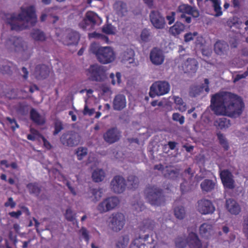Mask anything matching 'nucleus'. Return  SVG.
Segmentation results:
<instances>
[{
	"mask_svg": "<svg viewBox=\"0 0 248 248\" xmlns=\"http://www.w3.org/2000/svg\"><path fill=\"white\" fill-rule=\"evenodd\" d=\"M243 231L248 239V215L244 217Z\"/></svg>",
	"mask_w": 248,
	"mask_h": 248,
	"instance_id": "nucleus-54",
	"label": "nucleus"
},
{
	"mask_svg": "<svg viewBox=\"0 0 248 248\" xmlns=\"http://www.w3.org/2000/svg\"><path fill=\"white\" fill-rule=\"evenodd\" d=\"M178 11L181 13L180 18L184 22L190 23L191 22V17H198L199 16V12L195 7H192L188 4H182L178 7Z\"/></svg>",
	"mask_w": 248,
	"mask_h": 248,
	"instance_id": "nucleus-8",
	"label": "nucleus"
},
{
	"mask_svg": "<svg viewBox=\"0 0 248 248\" xmlns=\"http://www.w3.org/2000/svg\"><path fill=\"white\" fill-rule=\"evenodd\" d=\"M67 38L68 41L65 45H77L80 39L79 34L76 31H71L68 33Z\"/></svg>",
	"mask_w": 248,
	"mask_h": 248,
	"instance_id": "nucleus-30",
	"label": "nucleus"
},
{
	"mask_svg": "<svg viewBox=\"0 0 248 248\" xmlns=\"http://www.w3.org/2000/svg\"><path fill=\"white\" fill-rule=\"evenodd\" d=\"M31 132L32 134H29V135H27V139L29 140H31V141H34L35 140V137L34 136V135H38L39 134V132L37 130H35V129H31Z\"/></svg>",
	"mask_w": 248,
	"mask_h": 248,
	"instance_id": "nucleus-56",
	"label": "nucleus"
},
{
	"mask_svg": "<svg viewBox=\"0 0 248 248\" xmlns=\"http://www.w3.org/2000/svg\"><path fill=\"white\" fill-rule=\"evenodd\" d=\"M77 136L73 133L63 134L60 138L62 144L70 147L77 146L79 143V140L77 138Z\"/></svg>",
	"mask_w": 248,
	"mask_h": 248,
	"instance_id": "nucleus-17",
	"label": "nucleus"
},
{
	"mask_svg": "<svg viewBox=\"0 0 248 248\" xmlns=\"http://www.w3.org/2000/svg\"><path fill=\"white\" fill-rule=\"evenodd\" d=\"M97 15L96 14L91 11L87 12L86 14L85 18L84 19V22L85 24H87L88 22L95 25L96 23V19Z\"/></svg>",
	"mask_w": 248,
	"mask_h": 248,
	"instance_id": "nucleus-40",
	"label": "nucleus"
},
{
	"mask_svg": "<svg viewBox=\"0 0 248 248\" xmlns=\"http://www.w3.org/2000/svg\"><path fill=\"white\" fill-rule=\"evenodd\" d=\"M105 176V173L102 169L94 170L92 173V178L95 182H100L103 180Z\"/></svg>",
	"mask_w": 248,
	"mask_h": 248,
	"instance_id": "nucleus-33",
	"label": "nucleus"
},
{
	"mask_svg": "<svg viewBox=\"0 0 248 248\" xmlns=\"http://www.w3.org/2000/svg\"><path fill=\"white\" fill-rule=\"evenodd\" d=\"M102 32L108 35L115 34V28L111 24H105L102 29Z\"/></svg>",
	"mask_w": 248,
	"mask_h": 248,
	"instance_id": "nucleus-42",
	"label": "nucleus"
},
{
	"mask_svg": "<svg viewBox=\"0 0 248 248\" xmlns=\"http://www.w3.org/2000/svg\"><path fill=\"white\" fill-rule=\"evenodd\" d=\"M170 89V86L168 82L155 81L150 87L149 95L152 98L156 96L163 95L169 93Z\"/></svg>",
	"mask_w": 248,
	"mask_h": 248,
	"instance_id": "nucleus-9",
	"label": "nucleus"
},
{
	"mask_svg": "<svg viewBox=\"0 0 248 248\" xmlns=\"http://www.w3.org/2000/svg\"><path fill=\"white\" fill-rule=\"evenodd\" d=\"M180 189L182 194L188 192L191 190V186L188 184V182L185 180L180 185Z\"/></svg>",
	"mask_w": 248,
	"mask_h": 248,
	"instance_id": "nucleus-49",
	"label": "nucleus"
},
{
	"mask_svg": "<svg viewBox=\"0 0 248 248\" xmlns=\"http://www.w3.org/2000/svg\"><path fill=\"white\" fill-rule=\"evenodd\" d=\"M150 21L155 28L162 29L165 27L166 22L165 18L158 11H152L150 14Z\"/></svg>",
	"mask_w": 248,
	"mask_h": 248,
	"instance_id": "nucleus-13",
	"label": "nucleus"
},
{
	"mask_svg": "<svg viewBox=\"0 0 248 248\" xmlns=\"http://www.w3.org/2000/svg\"><path fill=\"white\" fill-rule=\"evenodd\" d=\"M92 193L94 196L96 201H98L101 197V192L97 189L93 188L92 189Z\"/></svg>",
	"mask_w": 248,
	"mask_h": 248,
	"instance_id": "nucleus-62",
	"label": "nucleus"
},
{
	"mask_svg": "<svg viewBox=\"0 0 248 248\" xmlns=\"http://www.w3.org/2000/svg\"><path fill=\"white\" fill-rule=\"evenodd\" d=\"M188 246L189 248H202V243L197 233L191 232L187 236Z\"/></svg>",
	"mask_w": 248,
	"mask_h": 248,
	"instance_id": "nucleus-21",
	"label": "nucleus"
},
{
	"mask_svg": "<svg viewBox=\"0 0 248 248\" xmlns=\"http://www.w3.org/2000/svg\"><path fill=\"white\" fill-rule=\"evenodd\" d=\"M215 210V208L210 200L202 199L198 202V210L202 214H212Z\"/></svg>",
	"mask_w": 248,
	"mask_h": 248,
	"instance_id": "nucleus-15",
	"label": "nucleus"
},
{
	"mask_svg": "<svg viewBox=\"0 0 248 248\" xmlns=\"http://www.w3.org/2000/svg\"><path fill=\"white\" fill-rule=\"evenodd\" d=\"M174 214L177 219H184L186 216V211L184 207L182 206L175 207L174 208Z\"/></svg>",
	"mask_w": 248,
	"mask_h": 248,
	"instance_id": "nucleus-39",
	"label": "nucleus"
},
{
	"mask_svg": "<svg viewBox=\"0 0 248 248\" xmlns=\"http://www.w3.org/2000/svg\"><path fill=\"white\" fill-rule=\"evenodd\" d=\"M210 107L217 115L236 118L242 114L244 103L238 95L230 92H222L212 96Z\"/></svg>",
	"mask_w": 248,
	"mask_h": 248,
	"instance_id": "nucleus-1",
	"label": "nucleus"
},
{
	"mask_svg": "<svg viewBox=\"0 0 248 248\" xmlns=\"http://www.w3.org/2000/svg\"><path fill=\"white\" fill-rule=\"evenodd\" d=\"M49 68L45 64L37 65L35 68L34 75L36 79L38 80L46 78L49 74Z\"/></svg>",
	"mask_w": 248,
	"mask_h": 248,
	"instance_id": "nucleus-19",
	"label": "nucleus"
},
{
	"mask_svg": "<svg viewBox=\"0 0 248 248\" xmlns=\"http://www.w3.org/2000/svg\"><path fill=\"white\" fill-rule=\"evenodd\" d=\"M214 124L218 129L221 130L228 128L231 125L230 120L224 117L217 119Z\"/></svg>",
	"mask_w": 248,
	"mask_h": 248,
	"instance_id": "nucleus-31",
	"label": "nucleus"
},
{
	"mask_svg": "<svg viewBox=\"0 0 248 248\" xmlns=\"http://www.w3.org/2000/svg\"><path fill=\"white\" fill-rule=\"evenodd\" d=\"M174 101L176 105V108L181 112L185 111L186 109V105L183 99L178 96H175Z\"/></svg>",
	"mask_w": 248,
	"mask_h": 248,
	"instance_id": "nucleus-38",
	"label": "nucleus"
},
{
	"mask_svg": "<svg viewBox=\"0 0 248 248\" xmlns=\"http://www.w3.org/2000/svg\"><path fill=\"white\" fill-rule=\"evenodd\" d=\"M198 67V62L193 58H188L183 63L182 69L186 73H195Z\"/></svg>",
	"mask_w": 248,
	"mask_h": 248,
	"instance_id": "nucleus-20",
	"label": "nucleus"
},
{
	"mask_svg": "<svg viewBox=\"0 0 248 248\" xmlns=\"http://www.w3.org/2000/svg\"><path fill=\"white\" fill-rule=\"evenodd\" d=\"M146 199L152 205L161 206L165 202V197L162 189L155 186H149L145 190Z\"/></svg>",
	"mask_w": 248,
	"mask_h": 248,
	"instance_id": "nucleus-5",
	"label": "nucleus"
},
{
	"mask_svg": "<svg viewBox=\"0 0 248 248\" xmlns=\"http://www.w3.org/2000/svg\"><path fill=\"white\" fill-rule=\"evenodd\" d=\"M90 49L98 62L103 64L111 63L116 58L114 50L110 46H99L94 43L92 44Z\"/></svg>",
	"mask_w": 248,
	"mask_h": 248,
	"instance_id": "nucleus-4",
	"label": "nucleus"
},
{
	"mask_svg": "<svg viewBox=\"0 0 248 248\" xmlns=\"http://www.w3.org/2000/svg\"><path fill=\"white\" fill-rule=\"evenodd\" d=\"M116 13L119 16H123L127 12V6L125 3L122 1H117L113 5Z\"/></svg>",
	"mask_w": 248,
	"mask_h": 248,
	"instance_id": "nucleus-27",
	"label": "nucleus"
},
{
	"mask_svg": "<svg viewBox=\"0 0 248 248\" xmlns=\"http://www.w3.org/2000/svg\"><path fill=\"white\" fill-rule=\"evenodd\" d=\"M139 179L135 175H129L127 178V184L125 180L120 175L115 176L110 183L111 189L116 193H122L125 189L126 185L129 189H133L138 187L139 186Z\"/></svg>",
	"mask_w": 248,
	"mask_h": 248,
	"instance_id": "nucleus-3",
	"label": "nucleus"
},
{
	"mask_svg": "<svg viewBox=\"0 0 248 248\" xmlns=\"http://www.w3.org/2000/svg\"><path fill=\"white\" fill-rule=\"evenodd\" d=\"M175 244L177 248H185L188 245L187 236H178L175 240Z\"/></svg>",
	"mask_w": 248,
	"mask_h": 248,
	"instance_id": "nucleus-36",
	"label": "nucleus"
},
{
	"mask_svg": "<svg viewBox=\"0 0 248 248\" xmlns=\"http://www.w3.org/2000/svg\"><path fill=\"white\" fill-rule=\"evenodd\" d=\"M216 186V182L208 179L204 180L200 185L202 191L206 192L213 191L215 189Z\"/></svg>",
	"mask_w": 248,
	"mask_h": 248,
	"instance_id": "nucleus-28",
	"label": "nucleus"
},
{
	"mask_svg": "<svg viewBox=\"0 0 248 248\" xmlns=\"http://www.w3.org/2000/svg\"><path fill=\"white\" fill-rule=\"evenodd\" d=\"M129 239L127 236L120 237L116 243V247L118 248H125L128 244Z\"/></svg>",
	"mask_w": 248,
	"mask_h": 248,
	"instance_id": "nucleus-45",
	"label": "nucleus"
},
{
	"mask_svg": "<svg viewBox=\"0 0 248 248\" xmlns=\"http://www.w3.org/2000/svg\"><path fill=\"white\" fill-rule=\"evenodd\" d=\"M31 37L35 41H43L46 40L44 33L39 30H34L31 33Z\"/></svg>",
	"mask_w": 248,
	"mask_h": 248,
	"instance_id": "nucleus-35",
	"label": "nucleus"
},
{
	"mask_svg": "<svg viewBox=\"0 0 248 248\" xmlns=\"http://www.w3.org/2000/svg\"><path fill=\"white\" fill-rule=\"evenodd\" d=\"M64 216L65 218L69 221H73L75 218V214L70 208L66 209Z\"/></svg>",
	"mask_w": 248,
	"mask_h": 248,
	"instance_id": "nucleus-50",
	"label": "nucleus"
},
{
	"mask_svg": "<svg viewBox=\"0 0 248 248\" xmlns=\"http://www.w3.org/2000/svg\"><path fill=\"white\" fill-rule=\"evenodd\" d=\"M22 212L20 210H18L16 212L13 211L10 212L9 215L11 217H14L16 218H18L21 215Z\"/></svg>",
	"mask_w": 248,
	"mask_h": 248,
	"instance_id": "nucleus-64",
	"label": "nucleus"
},
{
	"mask_svg": "<svg viewBox=\"0 0 248 248\" xmlns=\"http://www.w3.org/2000/svg\"><path fill=\"white\" fill-rule=\"evenodd\" d=\"M80 231H81L82 236L85 239V240L88 243L89 241L90 238H89V235L87 229L84 227H82Z\"/></svg>",
	"mask_w": 248,
	"mask_h": 248,
	"instance_id": "nucleus-60",
	"label": "nucleus"
},
{
	"mask_svg": "<svg viewBox=\"0 0 248 248\" xmlns=\"http://www.w3.org/2000/svg\"><path fill=\"white\" fill-rule=\"evenodd\" d=\"M87 148L84 147L78 148L76 151L78 159L79 160H82L87 154Z\"/></svg>",
	"mask_w": 248,
	"mask_h": 248,
	"instance_id": "nucleus-46",
	"label": "nucleus"
},
{
	"mask_svg": "<svg viewBox=\"0 0 248 248\" xmlns=\"http://www.w3.org/2000/svg\"><path fill=\"white\" fill-rule=\"evenodd\" d=\"M110 78L111 80V83L113 85H115L116 82L119 84L121 82V74L119 72H117L115 76L113 73H111L110 75Z\"/></svg>",
	"mask_w": 248,
	"mask_h": 248,
	"instance_id": "nucleus-48",
	"label": "nucleus"
},
{
	"mask_svg": "<svg viewBox=\"0 0 248 248\" xmlns=\"http://www.w3.org/2000/svg\"><path fill=\"white\" fill-rule=\"evenodd\" d=\"M110 218V222L113 231L119 232L123 228L125 224V217L123 214L113 213Z\"/></svg>",
	"mask_w": 248,
	"mask_h": 248,
	"instance_id": "nucleus-12",
	"label": "nucleus"
},
{
	"mask_svg": "<svg viewBox=\"0 0 248 248\" xmlns=\"http://www.w3.org/2000/svg\"><path fill=\"white\" fill-rule=\"evenodd\" d=\"M212 229L213 226L211 224L203 223L199 228V233L202 237L207 238L211 235Z\"/></svg>",
	"mask_w": 248,
	"mask_h": 248,
	"instance_id": "nucleus-29",
	"label": "nucleus"
},
{
	"mask_svg": "<svg viewBox=\"0 0 248 248\" xmlns=\"http://www.w3.org/2000/svg\"><path fill=\"white\" fill-rule=\"evenodd\" d=\"M219 177L225 189L232 190L235 187V182L232 173L228 169L220 170Z\"/></svg>",
	"mask_w": 248,
	"mask_h": 248,
	"instance_id": "nucleus-10",
	"label": "nucleus"
},
{
	"mask_svg": "<svg viewBox=\"0 0 248 248\" xmlns=\"http://www.w3.org/2000/svg\"><path fill=\"white\" fill-rule=\"evenodd\" d=\"M26 186L30 194H34L36 197L39 196L42 190V187L37 183H30L27 184Z\"/></svg>",
	"mask_w": 248,
	"mask_h": 248,
	"instance_id": "nucleus-32",
	"label": "nucleus"
},
{
	"mask_svg": "<svg viewBox=\"0 0 248 248\" xmlns=\"http://www.w3.org/2000/svg\"><path fill=\"white\" fill-rule=\"evenodd\" d=\"M7 46H12L11 48H13L16 52H19L22 53L23 57H26L29 59L31 54V50L28 48L26 42H24L21 37L16 36H11L6 41Z\"/></svg>",
	"mask_w": 248,
	"mask_h": 248,
	"instance_id": "nucleus-6",
	"label": "nucleus"
},
{
	"mask_svg": "<svg viewBox=\"0 0 248 248\" xmlns=\"http://www.w3.org/2000/svg\"><path fill=\"white\" fill-rule=\"evenodd\" d=\"M126 98L123 94L116 95L113 101V107L114 110H121L126 107Z\"/></svg>",
	"mask_w": 248,
	"mask_h": 248,
	"instance_id": "nucleus-23",
	"label": "nucleus"
},
{
	"mask_svg": "<svg viewBox=\"0 0 248 248\" xmlns=\"http://www.w3.org/2000/svg\"><path fill=\"white\" fill-rule=\"evenodd\" d=\"M30 119L34 123L38 125H42L46 123L45 119L34 108H31L30 111Z\"/></svg>",
	"mask_w": 248,
	"mask_h": 248,
	"instance_id": "nucleus-25",
	"label": "nucleus"
},
{
	"mask_svg": "<svg viewBox=\"0 0 248 248\" xmlns=\"http://www.w3.org/2000/svg\"><path fill=\"white\" fill-rule=\"evenodd\" d=\"M120 201L116 196H112L105 199L97 206V209L100 213H105L113 209L119 204Z\"/></svg>",
	"mask_w": 248,
	"mask_h": 248,
	"instance_id": "nucleus-11",
	"label": "nucleus"
},
{
	"mask_svg": "<svg viewBox=\"0 0 248 248\" xmlns=\"http://www.w3.org/2000/svg\"><path fill=\"white\" fill-rule=\"evenodd\" d=\"M150 58L152 62L156 65L161 64L164 61V56L162 51L156 47H154L151 50Z\"/></svg>",
	"mask_w": 248,
	"mask_h": 248,
	"instance_id": "nucleus-18",
	"label": "nucleus"
},
{
	"mask_svg": "<svg viewBox=\"0 0 248 248\" xmlns=\"http://www.w3.org/2000/svg\"><path fill=\"white\" fill-rule=\"evenodd\" d=\"M172 118L173 121L178 122L180 124H183L185 122V117L181 115L179 113H174Z\"/></svg>",
	"mask_w": 248,
	"mask_h": 248,
	"instance_id": "nucleus-51",
	"label": "nucleus"
},
{
	"mask_svg": "<svg viewBox=\"0 0 248 248\" xmlns=\"http://www.w3.org/2000/svg\"><path fill=\"white\" fill-rule=\"evenodd\" d=\"M16 205V202L13 201L12 197H10L8 199V201L4 203L5 207L10 206L11 208H14Z\"/></svg>",
	"mask_w": 248,
	"mask_h": 248,
	"instance_id": "nucleus-59",
	"label": "nucleus"
},
{
	"mask_svg": "<svg viewBox=\"0 0 248 248\" xmlns=\"http://www.w3.org/2000/svg\"><path fill=\"white\" fill-rule=\"evenodd\" d=\"M151 37V33L149 30L146 28L144 29L140 34L141 40L144 42H147L149 41Z\"/></svg>",
	"mask_w": 248,
	"mask_h": 248,
	"instance_id": "nucleus-47",
	"label": "nucleus"
},
{
	"mask_svg": "<svg viewBox=\"0 0 248 248\" xmlns=\"http://www.w3.org/2000/svg\"><path fill=\"white\" fill-rule=\"evenodd\" d=\"M22 22H25L31 26L35 25L37 22V16L33 6L21 7V12L17 15L12 14L7 21V23L11 25V30L16 31H22L27 27V25L22 24Z\"/></svg>",
	"mask_w": 248,
	"mask_h": 248,
	"instance_id": "nucleus-2",
	"label": "nucleus"
},
{
	"mask_svg": "<svg viewBox=\"0 0 248 248\" xmlns=\"http://www.w3.org/2000/svg\"><path fill=\"white\" fill-rule=\"evenodd\" d=\"M121 137V132L116 127L108 129L103 135L104 140L109 144L117 142Z\"/></svg>",
	"mask_w": 248,
	"mask_h": 248,
	"instance_id": "nucleus-14",
	"label": "nucleus"
},
{
	"mask_svg": "<svg viewBox=\"0 0 248 248\" xmlns=\"http://www.w3.org/2000/svg\"><path fill=\"white\" fill-rule=\"evenodd\" d=\"M40 137L43 140L44 146L47 150H50L52 146L51 143L42 135H40Z\"/></svg>",
	"mask_w": 248,
	"mask_h": 248,
	"instance_id": "nucleus-55",
	"label": "nucleus"
},
{
	"mask_svg": "<svg viewBox=\"0 0 248 248\" xmlns=\"http://www.w3.org/2000/svg\"><path fill=\"white\" fill-rule=\"evenodd\" d=\"M143 228L152 229L154 225V221L152 220L147 219L143 221Z\"/></svg>",
	"mask_w": 248,
	"mask_h": 248,
	"instance_id": "nucleus-53",
	"label": "nucleus"
},
{
	"mask_svg": "<svg viewBox=\"0 0 248 248\" xmlns=\"http://www.w3.org/2000/svg\"><path fill=\"white\" fill-rule=\"evenodd\" d=\"M232 6L234 9H239L240 8L241 2L240 0H231Z\"/></svg>",
	"mask_w": 248,
	"mask_h": 248,
	"instance_id": "nucleus-63",
	"label": "nucleus"
},
{
	"mask_svg": "<svg viewBox=\"0 0 248 248\" xmlns=\"http://www.w3.org/2000/svg\"><path fill=\"white\" fill-rule=\"evenodd\" d=\"M248 76V72L245 71L244 73L242 74H237L236 75L235 77L233 79V82L235 83L237 81H239L241 79L246 78Z\"/></svg>",
	"mask_w": 248,
	"mask_h": 248,
	"instance_id": "nucleus-57",
	"label": "nucleus"
},
{
	"mask_svg": "<svg viewBox=\"0 0 248 248\" xmlns=\"http://www.w3.org/2000/svg\"><path fill=\"white\" fill-rule=\"evenodd\" d=\"M175 16V13L174 12H171L170 15L166 16V19L168 21L169 25H171L174 22Z\"/></svg>",
	"mask_w": 248,
	"mask_h": 248,
	"instance_id": "nucleus-58",
	"label": "nucleus"
},
{
	"mask_svg": "<svg viewBox=\"0 0 248 248\" xmlns=\"http://www.w3.org/2000/svg\"><path fill=\"white\" fill-rule=\"evenodd\" d=\"M219 143L225 151H228L229 149L228 142L224 135L220 132L217 134Z\"/></svg>",
	"mask_w": 248,
	"mask_h": 248,
	"instance_id": "nucleus-37",
	"label": "nucleus"
},
{
	"mask_svg": "<svg viewBox=\"0 0 248 248\" xmlns=\"http://www.w3.org/2000/svg\"><path fill=\"white\" fill-rule=\"evenodd\" d=\"M226 206L228 211L232 215H238L241 212V207L238 203L233 199H229L226 201Z\"/></svg>",
	"mask_w": 248,
	"mask_h": 248,
	"instance_id": "nucleus-22",
	"label": "nucleus"
},
{
	"mask_svg": "<svg viewBox=\"0 0 248 248\" xmlns=\"http://www.w3.org/2000/svg\"><path fill=\"white\" fill-rule=\"evenodd\" d=\"M16 69V65L9 61H3L2 63L0 64V72L3 74H10L13 71Z\"/></svg>",
	"mask_w": 248,
	"mask_h": 248,
	"instance_id": "nucleus-24",
	"label": "nucleus"
},
{
	"mask_svg": "<svg viewBox=\"0 0 248 248\" xmlns=\"http://www.w3.org/2000/svg\"><path fill=\"white\" fill-rule=\"evenodd\" d=\"M185 26L180 22L177 21L169 29V33L172 36L177 37L184 31Z\"/></svg>",
	"mask_w": 248,
	"mask_h": 248,
	"instance_id": "nucleus-26",
	"label": "nucleus"
},
{
	"mask_svg": "<svg viewBox=\"0 0 248 248\" xmlns=\"http://www.w3.org/2000/svg\"><path fill=\"white\" fill-rule=\"evenodd\" d=\"M212 3V6L215 12L216 16H220L222 15L221 7V0H210Z\"/></svg>",
	"mask_w": 248,
	"mask_h": 248,
	"instance_id": "nucleus-34",
	"label": "nucleus"
},
{
	"mask_svg": "<svg viewBox=\"0 0 248 248\" xmlns=\"http://www.w3.org/2000/svg\"><path fill=\"white\" fill-rule=\"evenodd\" d=\"M54 131L53 135L56 136L58 135L63 129V124L62 121L59 120H56L54 124Z\"/></svg>",
	"mask_w": 248,
	"mask_h": 248,
	"instance_id": "nucleus-43",
	"label": "nucleus"
},
{
	"mask_svg": "<svg viewBox=\"0 0 248 248\" xmlns=\"http://www.w3.org/2000/svg\"><path fill=\"white\" fill-rule=\"evenodd\" d=\"M124 60L126 61L130 60L134 56V51L132 50H129L128 51L124 52Z\"/></svg>",
	"mask_w": 248,
	"mask_h": 248,
	"instance_id": "nucleus-61",
	"label": "nucleus"
},
{
	"mask_svg": "<svg viewBox=\"0 0 248 248\" xmlns=\"http://www.w3.org/2000/svg\"><path fill=\"white\" fill-rule=\"evenodd\" d=\"M29 110V105L26 102H21L18 103L16 108L17 112L22 115L26 114Z\"/></svg>",
	"mask_w": 248,
	"mask_h": 248,
	"instance_id": "nucleus-41",
	"label": "nucleus"
},
{
	"mask_svg": "<svg viewBox=\"0 0 248 248\" xmlns=\"http://www.w3.org/2000/svg\"><path fill=\"white\" fill-rule=\"evenodd\" d=\"M87 75L91 81L101 82L106 78V69L97 64H92L87 69Z\"/></svg>",
	"mask_w": 248,
	"mask_h": 248,
	"instance_id": "nucleus-7",
	"label": "nucleus"
},
{
	"mask_svg": "<svg viewBox=\"0 0 248 248\" xmlns=\"http://www.w3.org/2000/svg\"><path fill=\"white\" fill-rule=\"evenodd\" d=\"M215 53L220 56L227 55L229 50V46L227 42L218 40L214 45Z\"/></svg>",
	"mask_w": 248,
	"mask_h": 248,
	"instance_id": "nucleus-16",
	"label": "nucleus"
},
{
	"mask_svg": "<svg viewBox=\"0 0 248 248\" xmlns=\"http://www.w3.org/2000/svg\"><path fill=\"white\" fill-rule=\"evenodd\" d=\"M203 87L202 86H194L191 88L189 93L192 97H196L203 91Z\"/></svg>",
	"mask_w": 248,
	"mask_h": 248,
	"instance_id": "nucleus-44",
	"label": "nucleus"
},
{
	"mask_svg": "<svg viewBox=\"0 0 248 248\" xmlns=\"http://www.w3.org/2000/svg\"><path fill=\"white\" fill-rule=\"evenodd\" d=\"M5 119L12 125L11 129L13 131H15L16 128H19V126L15 119H12L9 117H7Z\"/></svg>",
	"mask_w": 248,
	"mask_h": 248,
	"instance_id": "nucleus-52",
	"label": "nucleus"
}]
</instances>
